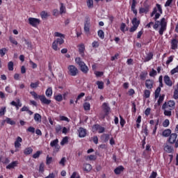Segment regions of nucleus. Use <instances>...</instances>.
<instances>
[{
	"label": "nucleus",
	"instance_id": "ddd939ff",
	"mask_svg": "<svg viewBox=\"0 0 178 178\" xmlns=\"http://www.w3.org/2000/svg\"><path fill=\"white\" fill-rule=\"evenodd\" d=\"M145 87L147 90H152L154 88V81L151 79H147L145 81Z\"/></svg>",
	"mask_w": 178,
	"mask_h": 178
},
{
	"label": "nucleus",
	"instance_id": "4be33fe9",
	"mask_svg": "<svg viewBox=\"0 0 178 178\" xmlns=\"http://www.w3.org/2000/svg\"><path fill=\"white\" fill-rule=\"evenodd\" d=\"M153 58H154V54L152 52H149L145 57L144 62H149V60H151V59H153Z\"/></svg>",
	"mask_w": 178,
	"mask_h": 178
},
{
	"label": "nucleus",
	"instance_id": "f8f14e48",
	"mask_svg": "<svg viewBox=\"0 0 178 178\" xmlns=\"http://www.w3.org/2000/svg\"><path fill=\"white\" fill-rule=\"evenodd\" d=\"M163 81L165 86H168V87H172V86H173V82L172 80H170V77H169L168 75L164 76Z\"/></svg>",
	"mask_w": 178,
	"mask_h": 178
},
{
	"label": "nucleus",
	"instance_id": "0e129e2a",
	"mask_svg": "<svg viewBox=\"0 0 178 178\" xmlns=\"http://www.w3.org/2000/svg\"><path fill=\"white\" fill-rule=\"evenodd\" d=\"M156 176H158V173L155 171H152L149 178H156Z\"/></svg>",
	"mask_w": 178,
	"mask_h": 178
},
{
	"label": "nucleus",
	"instance_id": "774afa93",
	"mask_svg": "<svg viewBox=\"0 0 178 178\" xmlns=\"http://www.w3.org/2000/svg\"><path fill=\"white\" fill-rule=\"evenodd\" d=\"M124 29H126V24L122 23L120 26V30L122 33H124Z\"/></svg>",
	"mask_w": 178,
	"mask_h": 178
},
{
	"label": "nucleus",
	"instance_id": "7c9ffc66",
	"mask_svg": "<svg viewBox=\"0 0 178 178\" xmlns=\"http://www.w3.org/2000/svg\"><path fill=\"white\" fill-rule=\"evenodd\" d=\"M86 3L89 9L94 8V0H87Z\"/></svg>",
	"mask_w": 178,
	"mask_h": 178
},
{
	"label": "nucleus",
	"instance_id": "1a4fd4ad",
	"mask_svg": "<svg viewBox=\"0 0 178 178\" xmlns=\"http://www.w3.org/2000/svg\"><path fill=\"white\" fill-rule=\"evenodd\" d=\"M175 101L173 100H170L167 102H165L163 106H162V109H166L168 108H169L170 111H173V109H175Z\"/></svg>",
	"mask_w": 178,
	"mask_h": 178
},
{
	"label": "nucleus",
	"instance_id": "79ce46f5",
	"mask_svg": "<svg viewBox=\"0 0 178 178\" xmlns=\"http://www.w3.org/2000/svg\"><path fill=\"white\" fill-rule=\"evenodd\" d=\"M150 95H151V91H149V90H144V97L145 98H149Z\"/></svg>",
	"mask_w": 178,
	"mask_h": 178
},
{
	"label": "nucleus",
	"instance_id": "f704fd0d",
	"mask_svg": "<svg viewBox=\"0 0 178 178\" xmlns=\"http://www.w3.org/2000/svg\"><path fill=\"white\" fill-rule=\"evenodd\" d=\"M97 34L99 38H101V40H104V38H105V33H104V31L99 30Z\"/></svg>",
	"mask_w": 178,
	"mask_h": 178
},
{
	"label": "nucleus",
	"instance_id": "393cba45",
	"mask_svg": "<svg viewBox=\"0 0 178 178\" xmlns=\"http://www.w3.org/2000/svg\"><path fill=\"white\" fill-rule=\"evenodd\" d=\"M54 99L55 101H57V102H62L63 101V96L62 94H58L54 95Z\"/></svg>",
	"mask_w": 178,
	"mask_h": 178
},
{
	"label": "nucleus",
	"instance_id": "e2e57ef3",
	"mask_svg": "<svg viewBox=\"0 0 178 178\" xmlns=\"http://www.w3.org/2000/svg\"><path fill=\"white\" fill-rule=\"evenodd\" d=\"M70 178H80V175L76 172H74Z\"/></svg>",
	"mask_w": 178,
	"mask_h": 178
},
{
	"label": "nucleus",
	"instance_id": "bf43d9fd",
	"mask_svg": "<svg viewBox=\"0 0 178 178\" xmlns=\"http://www.w3.org/2000/svg\"><path fill=\"white\" fill-rule=\"evenodd\" d=\"M164 115L165 116H169V117L172 116V110H169V111L165 110Z\"/></svg>",
	"mask_w": 178,
	"mask_h": 178
},
{
	"label": "nucleus",
	"instance_id": "680f3d73",
	"mask_svg": "<svg viewBox=\"0 0 178 178\" xmlns=\"http://www.w3.org/2000/svg\"><path fill=\"white\" fill-rule=\"evenodd\" d=\"M55 130H56V133L57 134H59L60 131H62V126H60V125L57 126V127L55 128Z\"/></svg>",
	"mask_w": 178,
	"mask_h": 178
},
{
	"label": "nucleus",
	"instance_id": "ea45409f",
	"mask_svg": "<svg viewBox=\"0 0 178 178\" xmlns=\"http://www.w3.org/2000/svg\"><path fill=\"white\" fill-rule=\"evenodd\" d=\"M34 120L35 122H41V115L39 113H35Z\"/></svg>",
	"mask_w": 178,
	"mask_h": 178
},
{
	"label": "nucleus",
	"instance_id": "4d7b16f0",
	"mask_svg": "<svg viewBox=\"0 0 178 178\" xmlns=\"http://www.w3.org/2000/svg\"><path fill=\"white\" fill-rule=\"evenodd\" d=\"M173 98L174 99H178V86L174 91Z\"/></svg>",
	"mask_w": 178,
	"mask_h": 178
},
{
	"label": "nucleus",
	"instance_id": "20e7f679",
	"mask_svg": "<svg viewBox=\"0 0 178 178\" xmlns=\"http://www.w3.org/2000/svg\"><path fill=\"white\" fill-rule=\"evenodd\" d=\"M75 63L78 65V66L80 67L81 72H82V73H83L84 74H87V73H88V72L90 71L88 66L86 65V63L83 61L81 58L80 57L75 58Z\"/></svg>",
	"mask_w": 178,
	"mask_h": 178
},
{
	"label": "nucleus",
	"instance_id": "de8ad7c7",
	"mask_svg": "<svg viewBox=\"0 0 178 178\" xmlns=\"http://www.w3.org/2000/svg\"><path fill=\"white\" fill-rule=\"evenodd\" d=\"M52 163V157H49V155H47L46 158V165H51Z\"/></svg>",
	"mask_w": 178,
	"mask_h": 178
},
{
	"label": "nucleus",
	"instance_id": "a18cd8bd",
	"mask_svg": "<svg viewBox=\"0 0 178 178\" xmlns=\"http://www.w3.org/2000/svg\"><path fill=\"white\" fill-rule=\"evenodd\" d=\"M6 52H8V49H6V48H3L0 49V56L1 57L5 56V54H6Z\"/></svg>",
	"mask_w": 178,
	"mask_h": 178
},
{
	"label": "nucleus",
	"instance_id": "72a5a7b5",
	"mask_svg": "<svg viewBox=\"0 0 178 178\" xmlns=\"http://www.w3.org/2000/svg\"><path fill=\"white\" fill-rule=\"evenodd\" d=\"M148 74V73L147 72H142L140 74V79L141 80H143L144 81V80H145V79H147V75Z\"/></svg>",
	"mask_w": 178,
	"mask_h": 178
},
{
	"label": "nucleus",
	"instance_id": "dca6fc26",
	"mask_svg": "<svg viewBox=\"0 0 178 178\" xmlns=\"http://www.w3.org/2000/svg\"><path fill=\"white\" fill-rule=\"evenodd\" d=\"M22 141L23 139L20 136L17 137L16 140L14 143L15 148H20L22 147V144L20 143H22Z\"/></svg>",
	"mask_w": 178,
	"mask_h": 178
},
{
	"label": "nucleus",
	"instance_id": "f03ea898",
	"mask_svg": "<svg viewBox=\"0 0 178 178\" xmlns=\"http://www.w3.org/2000/svg\"><path fill=\"white\" fill-rule=\"evenodd\" d=\"M54 36L60 38H57L56 40L53 42L51 48L52 49H54V51H59L60 48L58 47V45L60 46L62 45V44L65 42V35L59 32H55Z\"/></svg>",
	"mask_w": 178,
	"mask_h": 178
},
{
	"label": "nucleus",
	"instance_id": "6e6d98bb",
	"mask_svg": "<svg viewBox=\"0 0 178 178\" xmlns=\"http://www.w3.org/2000/svg\"><path fill=\"white\" fill-rule=\"evenodd\" d=\"M92 48H98L99 47V42L98 41H94L92 43Z\"/></svg>",
	"mask_w": 178,
	"mask_h": 178
},
{
	"label": "nucleus",
	"instance_id": "a211bd4d",
	"mask_svg": "<svg viewBox=\"0 0 178 178\" xmlns=\"http://www.w3.org/2000/svg\"><path fill=\"white\" fill-rule=\"evenodd\" d=\"M18 163H19V161H13V162H11L10 164H8V165L6 167V169H9V170H10V169H15V168H16V167L17 166Z\"/></svg>",
	"mask_w": 178,
	"mask_h": 178
},
{
	"label": "nucleus",
	"instance_id": "49530a36",
	"mask_svg": "<svg viewBox=\"0 0 178 178\" xmlns=\"http://www.w3.org/2000/svg\"><path fill=\"white\" fill-rule=\"evenodd\" d=\"M13 66H14L13 61H10L8 63V70H10V72H13Z\"/></svg>",
	"mask_w": 178,
	"mask_h": 178
},
{
	"label": "nucleus",
	"instance_id": "9d476101",
	"mask_svg": "<svg viewBox=\"0 0 178 178\" xmlns=\"http://www.w3.org/2000/svg\"><path fill=\"white\" fill-rule=\"evenodd\" d=\"M93 131H98L99 134H102L105 132V127L100 126L99 124H95L92 126Z\"/></svg>",
	"mask_w": 178,
	"mask_h": 178
},
{
	"label": "nucleus",
	"instance_id": "c85d7f7f",
	"mask_svg": "<svg viewBox=\"0 0 178 178\" xmlns=\"http://www.w3.org/2000/svg\"><path fill=\"white\" fill-rule=\"evenodd\" d=\"M24 155H30L31 154H33V148L31 147H26L24 150Z\"/></svg>",
	"mask_w": 178,
	"mask_h": 178
},
{
	"label": "nucleus",
	"instance_id": "2eb2a0df",
	"mask_svg": "<svg viewBox=\"0 0 178 178\" xmlns=\"http://www.w3.org/2000/svg\"><path fill=\"white\" fill-rule=\"evenodd\" d=\"M79 136L81 138H84L87 136V129L83 127L79 128Z\"/></svg>",
	"mask_w": 178,
	"mask_h": 178
},
{
	"label": "nucleus",
	"instance_id": "c756f323",
	"mask_svg": "<svg viewBox=\"0 0 178 178\" xmlns=\"http://www.w3.org/2000/svg\"><path fill=\"white\" fill-rule=\"evenodd\" d=\"M96 84H97V88H99V90H104V81H97L96 82Z\"/></svg>",
	"mask_w": 178,
	"mask_h": 178
},
{
	"label": "nucleus",
	"instance_id": "603ef678",
	"mask_svg": "<svg viewBox=\"0 0 178 178\" xmlns=\"http://www.w3.org/2000/svg\"><path fill=\"white\" fill-rule=\"evenodd\" d=\"M150 77H155L158 73L156 72V70L152 69V71L149 72Z\"/></svg>",
	"mask_w": 178,
	"mask_h": 178
},
{
	"label": "nucleus",
	"instance_id": "aec40b11",
	"mask_svg": "<svg viewBox=\"0 0 178 178\" xmlns=\"http://www.w3.org/2000/svg\"><path fill=\"white\" fill-rule=\"evenodd\" d=\"M90 19H87L84 24V31L85 33H90Z\"/></svg>",
	"mask_w": 178,
	"mask_h": 178
},
{
	"label": "nucleus",
	"instance_id": "423d86ee",
	"mask_svg": "<svg viewBox=\"0 0 178 178\" xmlns=\"http://www.w3.org/2000/svg\"><path fill=\"white\" fill-rule=\"evenodd\" d=\"M132 26L129 29V33H134V31H137V29H138V26L141 23L140 19H137V17H135L131 20Z\"/></svg>",
	"mask_w": 178,
	"mask_h": 178
},
{
	"label": "nucleus",
	"instance_id": "b1692460",
	"mask_svg": "<svg viewBox=\"0 0 178 178\" xmlns=\"http://www.w3.org/2000/svg\"><path fill=\"white\" fill-rule=\"evenodd\" d=\"M101 140H102L104 143H108V141H109V134H104L101 136Z\"/></svg>",
	"mask_w": 178,
	"mask_h": 178
},
{
	"label": "nucleus",
	"instance_id": "8fccbe9b",
	"mask_svg": "<svg viewBox=\"0 0 178 178\" xmlns=\"http://www.w3.org/2000/svg\"><path fill=\"white\" fill-rule=\"evenodd\" d=\"M40 155H41V151H37L35 154H33V158L34 159H37V158H40Z\"/></svg>",
	"mask_w": 178,
	"mask_h": 178
},
{
	"label": "nucleus",
	"instance_id": "a878e982",
	"mask_svg": "<svg viewBox=\"0 0 178 178\" xmlns=\"http://www.w3.org/2000/svg\"><path fill=\"white\" fill-rule=\"evenodd\" d=\"M53 91L51 87L48 88L46 90L45 95L48 97V98H51L52 97Z\"/></svg>",
	"mask_w": 178,
	"mask_h": 178
},
{
	"label": "nucleus",
	"instance_id": "cd10ccee",
	"mask_svg": "<svg viewBox=\"0 0 178 178\" xmlns=\"http://www.w3.org/2000/svg\"><path fill=\"white\" fill-rule=\"evenodd\" d=\"M40 16L42 19H47L48 17H49V14L48 13V12L43 10L40 13Z\"/></svg>",
	"mask_w": 178,
	"mask_h": 178
},
{
	"label": "nucleus",
	"instance_id": "f3484780",
	"mask_svg": "<svg viewBox=\"0 0 178 178\" xmlns=\"http://www.w3.org/2000/svg\"><path fill=\"white\" fill-rule=\"evenodd\" d=\"M164 151H165V152H168V154H173V152H175V149L173 148V147L169 145H165Z\"/></svg>",
	"mask_w": 178,
	"mask_h": 178
},
{
	"label": "nucleus",
	"instance_id": "e433bc0d",
	"mask_svg": "<svg viewBox=\"0 0 178 178\" xmlns=\"http://www.w3.org/2000/svg\"><path fill=\"white\" fill-rule=\"evenodd\" d=\"M6 122L8 124H10L11 126L16 124V122L12 120V119H10V118H6Z\"/></svg>",
	"mask_w": 178,
	"mask_h": 178
},
{
	"label": "nucleus",
	"instance_id": "4c0bfd02",
	"mask_svg": "<svg viewBox=\"0 0 178 178\" xmlns=\"http://www.w3.org/2000/svg\"><path fill=\"white\" fill-rule=\"evenodd\" d=\"M59 143V140L58 138H56V140H52L51 143H50V145L51 147H58V144Z\"/></svg>",
	"mask_w": 178,
	"mask_h": 178
},
{
	"label": "nucleus",
	"instance_id": "5701e85b",
	"mask_svg": "<svg viewBox=\"0 0 178 178\" xmlns=\"http://www.w3.org/2000/svg\"><path fill=\"white\" fill-rule=\"evenodd\" d=\"M92 169V166L90 163H86L83 165V170L85 172H90Z\"/></svg>",
	"mask_w": 178,
	"mask_h": 178
},
{
	"label": "nucleus",
	"instance_id": "5fc2aeb1",
	"mask_svg": "<svg viewBox=\"0 0 178 178\" xmlns=\"http://www.w3.org/2000/svg\"><path fill=\"white\" fill-rule=\"evenodd\" d=\"M169 124H170V122L169 121L168 119L165 120L163 122V127H168Z\"/></svg>",
	"mask_w": 178,
	"mask_h": 178
},
{
	"label": "nucleus",
	"instance_id": "c03bdc74",
	"mask_svg": "<svg viewBox=\"0 0 178 178\" xmlns=\"http://www.w3.org/2000/svg\"><path fill=\"white\" fill-rule=\"evenodd\" d=\"M120 124L122 127H124V124H126V120H124V119L123 118V117H122V115H120Z\"/></svg>",
	"mask_w": 178,
	"mask_h": 178
},
{
	"label": "nucleus",
	"instance_id": "69168bd1",
	"mask_svg": "<svg viewBox=\"0 0 178 178\" xmlns=\"http://www.w3.org/2000/svg\"><path fill=\"white\" fill-rule=\"evenodd\" d=\"M128 94L129 97H131L134 95V94H136V91H134V89H129V90L128 91Z\"/></svg>",
	"mask_w": 178,
	"mask_h": 178
},
{
	"label": "nucleus",
	"instance_id": "bb28decb",
	"mask_svg": "<svg viewBox=\"0 0 178 178\" xmlns=\"http://www.w3.org/2000/svg\"><path fill=\"white\" fill-rule=\"evenodd\" d=\"M170 134H172V130L170 129H165L162 133L163 137H170Z\"/></svg>",
	"mask_w": 178,
	"mask_h": 178
},
{
	"label": "nucleus",
	"instance_id": "412c9836",
	"mask_svg": "<svg viewBox=\"0 0 178 178\" xmlns=\"http://www.w3.org/2000/svg\"><path fill=\"white\" fill-rule=\"evenodd\" d=\"M124 167H123V165H120L115 168L114 173L115 175H120V173H122V172H124Z\"/></svg>",
	"mask_w": 178,
	"mask_h": 178
},
{
	"label": "nucleus",
	"instance_id": "864d4df0",
	"mask_svg": "<svg viewBox=\"0 0 178 178\" xmlns=\"http://www.w3.org/2000/svg\"><path fill=\"white\" fill-rule=\"evenodd\" d=\"M26 131H28L29 133L34 134L35 133V128H34L33 127H29L26 129Z\"/></svg>",
	"mask_w": 178,
	"mask_h": 178
},
{
	"label": "nucleus",
	"instance_id": "3c124183",
	"mask_svg": "<svg viewBox=\"0 0 178 178\" xmlns=\"http://www.w3.org/2000/svg\"><path fill=\"white\" fill-rule=\"evenodd\" d=\"M60 120L63 121V122H70V120L67 118V117L66 116H63V115H60Z\"/></svg>",
	"mask_w": 178,
	"mask_h": 178
},
{
	"label": "nucleus",
	"instance_id": "f257e3e1",
	"mask_svg": "<svg viewBox=\"0 0 178 178\" xmlns=\"http://www.w3.org/2000/svg\"><path fill=\"white\" fill-rule=\"evenodd\" d=\"M163 13V10H162V6L159 3L156 4V7L153 8V11L150 14V17H154V20L155 24L153 25V29L156 30L159 26L160 29L159 30V33L160 35H163V33L166 31V29L168 27V22H166V19L163 17L161 20H158L161 17V15ZM155 16L154 17V15Z\"/></svg>",
	"mask_w": 178,
	"mask_h": 178
},
{
	"label": "nucleus",
	"instance_id": "9b49d317",
	"mask_svg": "<svg viewBox=\"0 0 178 178\" xmlns=\"http://www.w3.org/2000/svg\"><path fill=\"white\" fill-rule=\"evenodd\" d=\"M78 47V49H79V54L81 55V56L82 58H84L85 56V54H84V51H86V46L84 45V44L81 43L80 44H79L77 46Z\"/></svg>",
	"mask_w": 178,
	"mask_h": 178
},
{
	"label": "nucleus",
	"instance_id": "4468645a",
	"mask_svg": "<svg viewBox=\"0 0 178 178\" xmlns=\"http://www.w3.org/2000/svg\"><path fill=\"white\" fill-rule=\"evenodd\" d=\"M137 5V0H132L131 6V10L133 13L135 14V16H137V9H136V6Z\"/></svg>",
	"mask_w": 178,
	"mask_h": 178
},
{
	"label": "nucleus",
	"instance_id": "37998d69",
	"mask_svg": "<svg viewBox=\"0 0 178 178\" xmlns=\"http://www.w3.org/2000/svg\"><path fill=\"white\" fill-rule=\"evenodd\" d=\"M67 143H69V138H67V136H65L61 140L60 145H65V144H67Z\"/></svg>",
	"mask_w": 178,
	"mask_h": 178
},
{
	"label": "nucleus",
	"instance_id": "a19ab883",
	"mask_svg": "<svg viewBox=\"0 0 178 178\" xmlns=\"http://www.w3.org/2000/svg\"><path fill=\"white\" fill-rule=\"evenodd\" d=\"M40 86V81H36L35 83H31L30 87L31 88H37Z\"/></svg>",
	"mask_w": 178,
	"mask_h": 178
},
{
	"label": "nucleus",
	"instance_id": "c9c22d12",
	"mask_svg": "<svg viewBox=\"0 0 178 178\" xmlns=\"http://www.w3.org/2000/svg\"><path fill=\"white\" fill-rule=\"evenodd\" d=\"M83 109L84 111H90L91 109V105L88 102H85L83 104Z\"/></svg>",
	"mask_w": 178,
	"mask_h": 178
},
{
	"label": "nucleus",
	"instance_id": "473e14b6",
	"mask_svg": "<svg viewBox=\"0 0 178 178\" xmlns=\"http://www.w3.org/2000/svg\"><path fill=\"white\" fill-rule=\"evenodd\" d=\"M60 15H63V13H66V7H65V6L63 5V3H60Z\"/></svg>",
	"mask_w": 178,
	"mask_h": 178
},
{
	"label": "nucleus",
	"instance_id": "09e8293b",
	"mask_svg": "<svg viewBox=\"0 0 178 178\" xmlns=\"http://www.w3.org/2000/svg\"><path fill=\"white\" fill-rule=\"evenodd\" d=\"M9 40H10V42H11V44H13L14 45H17L18 43H17L16 39H15L13 37L10 36Z\"/></svg>",
	"mask_w": 178,
	"mask_h": 178
},
{
	"label": "nucleus",
	"instance_id": "6e6552de",
	"mask_svg": "<svg viewBox=\"0 0 178 178\" xmlns=\"http://www.w3.org/2000/svg\"><path fill=\"white\" fill-rule=\"evenodd\" d=\"M28 22L30 26H32V27H38L41 23V20H40V19L34 17H29L28 19Z\"/></svg>",
	"mask_w": 178,
	"mask_h": 178
},
{
	"label": "nucleus",
	"instance_id": "338daca9",
	"mask_svg": "<svg viewBox=\"0 0 178 178\" xmlns=\"http://www.w3.org/2000/svg\"><path fill=\"white\" fill-rule=\"evenodd\" d=\"M143 34H144V29H142L141 31H140L138 34H137V38L140 39L141 38V35H143Z\"/></svg>",
	"mask_w": 178,
	"mask_h": 178
},
{
	"label": "nucleus",
	"instance_id": "0eeeda50",
	"mask_svg": "<svg viewBox=\"0 0 178 178\" xmlns=\"http://www.w3.org/2000/svg\"><path fill=\"white\" fill-rule=\"evenodd\" d=\"M68 74L74 77L79 74V69L73 65H70L67 67Z\"/></svg>",
	"mask_w": 178,
	"mask_h": 178
},
{
	"label": "nucleus",
	"instance_id": "13d9d810",
	"mask_svg": "<svg viewBox=\"0 0 178 178\" xmlns=\"http://www.w3.org/2000/svg\"><path fill=\"white\" fill-rule=\"evenodd\" d=\"M174 58H175V56H170V57H168V58L166 61V65H169V64L172 63V62H173Z\"/></svg>",
	"mask_w": 178,
	"mask_h": 178
},
{
	"label": "nucleus",
	"instance_id": "2f4dec72",
	"mask_svg": "<svg viewBox=\"0 0 178 178\" xmlns=\"http://www.w3.org/2000/svg\"><path fill=\"white\" fill-rule=\"evenodd\" d=\"M161 94V87H158L154 92V98L156 99L157 98H159V95Z\"/></svg>",
	"mask_w": 178,
	"mask_h": 178
},
{
	"label": "nucleus",
	"instance_id": "052dcab7",
	"mask_svg": "<svg viewBox=\"0 0 178 178\" xmlns=\"http://www.w3.org/2000/svg\"><path fill=\"white\" fill-rule=\"evenodd\" d=\"M59 163L61 165V166H65V163H66V157H63Z\"/></svg>",
	"mask_w": 178,
	"mask_h": 178
},
{
	"label": "nucleus",
	"instance_id": "39448f33",
	"mask_svg": "<svg viewBox=\"0 0 178 178\" xmlns=\"http://www.w3.org/2000/svg\"><path fill=\"white\" fill-rule=\"evenodd\" d=\"M102 108L104 114H100L99 118L100 119H104L111 113V107L109 106V104L104 102L102 105Z\"/></svg>",
	"mask_w": 178,
	"mask_h": 178
},
{
	"label": "nucleus",
	"instance_id": "6ab92c4d",
	"mask_svg": "<svg viewBox=\"0 0 178 178\" xmlns=\"http://www.w3.org/2000/svg\"><path fill=\"white\" fill-rule=\"evenodd\" d=\"M178 48V40L174 38L171 40V49H177Z\"/></svg>",
	"mask_w": 178,
	"mask_h": 178
},
{
	"label": "nucleus",
	"instance_id": "58836bf2",
	"mask_svg": "<svg viewBox=\"0 0 178 178\" xmlns=\"http://www.w3.org/2000/svg\"><path fill=\"white\" fill-rule=\"evenodd\" d=\"M159 97V98L157 101V104H158V105H161L162 104V102H163V99H165V95H161Z\"/></svg>",
	"mask_w": 178,
	"mask_h": 178
},
{
	"label": "nucleus",
	"instance_id": "7ed1b4c3",
	"mask_svg": "<svg viewBox=\"0 0 178 178\" xmlns=\"http://www.w3.org/2000/svg\"><path fill=\"white\" fill-rule=\"evenodd\" d=\"M30 94L33 95L34 99H40L42 105H49L51 102V99H47L44 95H38L37 92L34 91L30 92Z\"/></svg>",
	"mask_w": 178,
	"mask_h": 178
}]
</instances>
